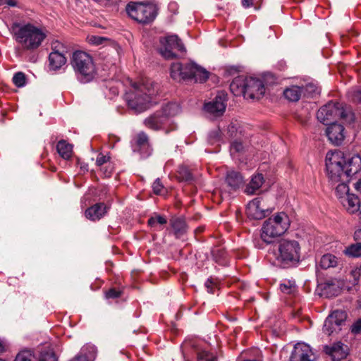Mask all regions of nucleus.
I'll list each match as a JSON object with an SVG mask.
<instances>
[{
	"label": "nucleus",
	"mask_w": 361,
	"mask_h": 361,
	"mask_svg": "<svg viewBox=\"0 0 361 361\" xmlns=\"http://www.w3.org/2000/svg\"><path fill=\"white\" fill-rule=\"evenodd\" d=\"M5 3L9 6H17L16 0H5Z\"/></svg>",
	"instance_id": "54"
},
{
	"label": "nucleus",
	"mask_w": 361,
	"mask_h": 361,
	"mask_svg": "<svg viewBox=\"0 0 361 361\" xmlns=\"http://www.w3.org/2000/svg\"><path fill=\"white\" fill-rule=\"evenodd\" d=\"M351 331L355 334H361V319H358L353 324Z\"/></svg>",
	"instance_id": "47"
},
{
	"label": "nucleus",
	"mask_w": 361,
	"mask_h": 361,
	"mask_svg": "<svg viewBox=\"0 0 361 361\" xmlns=\"http://www.w3.org/2000/svg\"><path fill=\"white\" fill-rule=\"evenodd\" d=\"M316 356L310 345L304 343L295 345L291 353L290 361H315Z\"/></svg>",
	"instance_id": "14"
},
{
	"label": "nucleus",
	"mask_w": 361,
	"mask_h": 361,
	"mask_svg": "<svg viewBox=\"0 0 361 361\" xmlns=\"http://www.w3.org/2000/svg\"><path fill=\"white\" fill-rule=\"evenodd\" d=\"M336 192L337 193L338 197H344L349 193V188L346 184V182H341L336 188Z\"/></svg>",
	"instance_id": "39"
},
{
	"label": "nucleus",
	"mask_w": 361,
	"mask_h": 361,
	"mask_svg": "<svg viewBox=\"0 0 361 361\" xmlns=\"http://www.w3.org/2000/svg\"><path fill=\"white\" fill-rule=\"evenodd\" d=\"M13 82L16 86L20 87L25 84V75L22 72L16 73L13 77Z\"/></svg>",
	"instance_id": "40"
},
{
	"label": "nucleus",
	"mask_w": 361,
	"mask_h": 361,
	"mask_svg": "<svg viewBox=\"0 0 361 361\" xmlns=\"http://www.w3.org/2000/svg\"><path fill=\"white\" fill-rule=\"evenodd\" d=\"M6 351L4 342L0 339V354Z\"/></svg>",
	"instance_id": "56"
},
{
	"label": "nucleus",
	"mask_w": 361,
	"mask_h": 361,
	"mask_svg": "<svg viewBox=\"0 0 361 361\" xmlns=\"http://www.w3.org/2000/svg\"><path fill=\"white\" fill-rule=\"evenodd\" d=\"M126 11L130 18L142 24L152 22L157 15V8L152 4L130 2L126 6Z\"/></svg>",
	"instance_id": "9"
},
{
	"label": "nucleus",
	"mask_w": 361,
	"mask_h": 361,
	"mask_svg": "<svg viewBox=\"0 0 361 361\" xmlns=\"http://www.w3.org/2000/svg\"><path fill=\"white\" fill-rule=\"evenodd\" d=\"M66 57L64 54L51 52L49 56V67L50 70L60 69L66 63Z\"/></svg>",
	"instance_id": "27"
},
{
	"label": "nucleus",
	"mask_w": 361,
	"mask_h": 361,
	"mask_svg": "<svg viewBox=\"0 0 361 361\" xmlns=\"http://www.w3.org/2000/svg\"><path fill=\"white\" fill-rule=\"evenodd\" d=\"M168 123L166 117L163 116V114L158 111L145 118L144 121L145 126L154 130H159L164 128Z\"/></svg>",
	"instance_id": "20"
},
{
	"label": "nucleus",
	"mask_w": 361,
	"mask_h": 361,
	"mask_svg": "<svg viewBox=\"0 0 361 361\" xmlns=\"http://www.w3.org/2000/svg\"><path fill=\"white\" fill-rule=\"evenodd\" d=\"M159 52L166 59H173L178 56V52L183 53L185 48L177 35H169L160 39Z\"/></svg>",
	"instance_id": "10"
},
{
	"label": "nucleus",
	"mask_w": 361,
	"mask_h": 361,
	"mask_svg": "<svg viewBox=\"0 0 361 361\" xmlns=\"http://www.w3.org/2000/svg\"><path fill=\"white\" fill-rule=\"evenodd\" d=\"M220 137H221L220 130H214L210 132L209 137H208V141L211 145H214L219 140Z\"/></svg>",
	"instance_id": "43"
},
{
	"label": "nucleus",
	"mask_w": 361,
	"mask_h": 361,
	"mask_svg": "<svg viewBox=\"0 0 361 361\" xmlns=\"http://www.w3.org/2000/svg\"><path fill=\"white\" fill-rule=\"evenodd\" d=\"M70 64L77 79L80 82H90L95 78L97 74L92 56L85 51H74L70 59Z\"/></svg>",
	"instance_id": "3"
},
{
	"label": "nucleus",
	"mask_w": 361,
	"mask_h": 361,
	"mask_svg": "<svg viewBox=\"0 0 361 361\" xmlns=\"http://www.w3.org/2000/svg\"><path fill=\"white\" fill-rule=\"evenodd\" d=\"M226 97L224 93H219L215 98L204 104V110L210 116L217 118L221 116L226 111Z\"/></svg>",
	"instance_id": "13"
},
{
	"label": "nucleus",
	"mask_w": 361,
	"mask_h": 361,
	"mask_svg": "<svg viewBox=\"0 0 361 361\" xmlns=\"http://www.w3.org/2000/svg\"><path fill=\"white\" fill-rule=\"evenodd\" d=\"M303 92V87L293 85L287 87L283 91V95L290 102H297L300 99Z\"/></svg>",
	"instance_id": "31"
},
{
	"label": "nucleus",
	"mask_w": 361,
	"mask_h": 361,
	"mask_svg": "<svg viewBox=\"0 0 361 361\" xmlns=\"http://www.w3.org/2000/svg\"><path fill=\"white\" fill-rule=\"evenodd\" d=\"M355 99H357L359 102H361V90H358L355 93Z\"/></svg>",
	"instance_id": "57"
},
{
	"label": "nucleus",
	"mask_w": 361,
	"mask_h": 361,
	"mask_svg": "<svg viewBox=\"0 0 361 361\" xmlns=\"http://www.w3.org/2000/svg\"><path fill=\"white\" fill-rule=\"evenodd\" d=\"M344 166L349 178L356 174L361 170V157L355 154L347 160L345 159Z\"/></svg>",
	"instance_id": "22"
},
{
	"label": "nucleus",
	"mask_w": 361,
	"mask_h": 361,
	"mask_svg": "<svg viewBox=\"0 0 361 361\" xmlns=\"http://www.w3.org/2000/svg\"><path fill=\"white\" fill-rule=\"evenodd\" d=\"M226 183L231 190L235 191L243 185V178L238 172L234 171H229L226 177Z\"/></svg>",
	"instance_id": "25"
},
{
	"label": "nucleus",
	"mask_w": 361,
	"mask_h": 361,
	"mask_svg": "<svg viewBox=\"0 0 361 361\" xmlns=\"http://www.w3.org/2000/svg\"><path fill=\"white\" fill-rule=\"evenodd\" d=\"M108 207L104 203H97L85 212V216L91 220L96 221L100 219L107 212Z\"/></svg>",
	"instance_id": "21"
},
{
	"label": "nucleus",
	"mask_w": 361,
	"mask_h": 361,
	"mask_svg": "<svg viewBox=\"0 0 361 361\" xmlns=\"http://www.w3.org/2000/svg\"><path fill=\"white\" fill-rule=\"evenodd\" d=\"M108 161V158L106 156L104 155H99L96 161V163L98 166H102L104 163H106Z\"/></svg>",
	"instance_id": "48"
},
{
	"label": "nucleus",
	"mask_w": 361,
	"mask_h": 361,
	"mask_svg": "<svg viewBox=\"0 0 361 361\" xmlns=\"http://www.w3.org/2000/svg\"><path fill=\"white\" fill-rule=\"evenodd\" d=\"M344 253L353 257H361V243H353L345 248Z\"/></svg>",
	"instance_id": "34"
},
{
	"label": "nucleus",
	"mask_w": 361,
	"mask_h": 361,
	"mask_svg": "<svg viewBox=\"0 0 361 361\" xmlns=\"http://www.w3.org/2000/svg\"><path fill=\"white\" fill-rule=\"evenodd\" d=\"M133 89L126 94V100L128 106L137 112L147 109L152 98L157 93V88L150 80L142 83H133Z\"/></svg>",
	"instance_id": "1"
},
{
	"label": "nucleus",
	"mask_w": 361,
	"mask_h": 361,
	"mask_svg": "<svg viewBox=\"0 0 361 361\" xmlns=\"http://www.w3.org/2000/svg\"><path fill=\"white\" fill-rule=\"evenodd\" d=\"M247 78L238 76L233 80L230 90L235 96L243 95L245 97Z\"/></svg>",
	"instance_id": "24"
},
{
	"label": "nucleus",
	"mask_w": 361,
	"mask_h": 361,
	"mask_svg": "<svg viewBox=\"0 0 361 361\" xmlns=\"http://www.w3.org/2000/svg\"><path fill=\"white\" fill-rule=\"evenodd\" d=\"M345 157L341 151L329 152L326 156V169L329 179L334 183L348 182L344 166Z\"/></svg>",
	"instance_id": "7"
},
{
	"label": "nucleus",
	"mask_w": 361,
	"mask_h": 361,
	"mask_svg": "<svg viewBox=\"0 0 361 361\" xmlns=\"http://www.w3.org/2000/svg\"><path fill=\"white\" fill-rule=\"evenodd\" d=\"M205 286L207 288L209 293H213L214 283L211 279H208L205 283Z\"/></svg>",
	"instance_id": "50"
},
{
	"label": "nucleus",
	"mask_w": 361,
	"mask_h": 361,
	"mask_svg": "<svg viewBox=\"0 0 361 361\" xmlns=\"http://www.w3.org/2000/svg\"><path fill=\"white\" fill-rule=\"evenodd\" d=\"M166 117V121L169 122L170 118L176 116L180 111L179 104L176 102H169L164 105L160 110L158 111Z\"/></svg>",
	"instance_id": "29"
},
{
	"label": "nucleus",
	"mask_w": 361,
	"mask_h": 361,
	"mask_svg": "<svg viewBox=\"0 0 361 361\" xmlns=\"http://www.w3.org/2000/svg\"><path fill=\"white\" fill-rule=\"evenodd\" d=\"M177 178L180 181H190L192 179V175L187 166H181L178 169Z\"/></svg>",
	"instance_id": "35"
},
{
	"label": "nucleus",
	"mask_w": 361,
	"mask_h": 361,
	"mask_svg": "<svg viewBox=\"0 0 361 361\" xmlns=\"http://www.w3.org/2000/svg\"><path fill=\"white\" fill-rule=\"evenodd\" d=\"M253 4V0H242V5L245 8H248Z\"/></svg>",
	"instance_id": "52"
},
{
	"label": "nucleus",
	"mask_w": 361,
	"mask_h": 361,
	"mask_svg": "<svg viewBox=\"0 0 361 361\" xmlns=\"http://www.w3.org/2000/svg\"><path fill=\"white\" fill-rule=\"evenodd\" d=\"M56 150L64 159H69L73 154V146L66 140H61L56 145Z\"/></svg>",
	"instance_id": "32"
},
{
	"label": "nucleus",
	"mask_w": 361,
	"mask_h": 361,
	"mask_svg": "<svg viewBox=\"0 0 361 361\" xmlns=\"http://www.w3.org/2000/svg\"><path fill=\"white\" fill-rule=\"evenodd\" d=\"M0 361H5V360H3V359H1V358H0Z\"/></svg>",
	"instance_id": "61"
},
{
	"label": "nucleus",
	"mask_w": 361,
	"mask_h": 361,
	"mask_svg": "<svg viewBox=\"0 0 361 361\" xmlns=\"http://www.w3.org/2000/svg\"><path fill=\"white\" fill-rule=\"evenodd\" d=\"M121 295V292L116 288H110L106 292V298L115 299L119 298Z\"/></svg>",
	"instance_id": "45"
},
{
	"label": "nucleus",
	"mask_w": 361,
	"mask_h": 361,
	"mask_svg": "<svg viewBox=\"0 0 361 361\" xmlns=\"http://www.w3.org/2000/svg\"><path fill=\"white\" fill-rule=\"evenodd\" d=\"M14 361H57V359L53 352L40 353L37 357L30 350H23L17 355Z\"/></svg>",
	"instance_id": "17"
},
{
	"label": "nucleus",
	"mask_w": 361,
	"mask_h": 361,
	"mask_svg": "<svg viewBox=\"0 0 361 361\" xmlns=\"http://www.w3.org/2000/svg\"><path fill=\"white\" fill-rule=\"evenodd\" d=\"M346 346L341 342H337L331 345H325L324 352L331 357L332 361H340L346 357L348 353Z\"/></svg>",
	"instance_id": "19"
},
{
	"label": "nucleus",
	"mask_w": 361,
	"mask_h": 361,
	"mask_svg": "<svg viewBox=\"0 0 361 361\" xmlns=\"http://www.w3.org/2000/svg\"><path fill=\"white\" fill-rule=\"evenodd\" d=\"M170 225L176 238H180L186 233V224L181 218L173 217L170 220Z\"/></svg>",
	"instance_id": "28"
},
{
	"label": "nucleus",
	"mask_w": 361,
	"mask_h": 361,
	"mask_svg": "<svg viewBox=\"0 0 361 361\" xmlns=\"http://www.w3.org/2000/svg\"><path fill=\"white\" fill-rule=\"evenodd\" d=\"M212 254L213 256L214 259L219 264L224 263V259L226 256V252L225 250L219 247H214L212 251Z\"/></svg>",
	"instance_id": "36"
},
{
	"label": "nucleus",
	"mask_w": 361,
	"mask_h": 361,
	"mask_svg": "<svg viewBox=\"0 0 361 361\" xmlns=\"http://www.w3.org/2000/svg\"><path fill=\"white\" fill-rule=\"evenodd\" d=\"M290 221L285 212H278L265 220L261 228L260 238L267 244L278 240L289 228Z\"/></svg>",
	"instance_id": "2"
},
{
	"label": "nucleus",
	"mask_w": 361,
	"mask_h": 361,
	"mask_svg": "<svg viewBox=\"0 0 361 361\" xmlns=\"http://www.w3.org/2000/svg\"><path fill=\"white\" fill-rule=\"evenodd\" d=\"M245 149V145L241 141L235 140L232 142L231 146V153L237 152L242 153L244 152Z\"/></svg>",
	"instance_id": "42"
},
{
	"label": "nucleus",
	"mask_w": 361,
	"mask_h": 361,
	"mask_svg": "<svg viewBox=\"0 0 361 361\" xmlns=\"http://www.w3.org/2000/svg\"><path fill=\"white\" fill-rule=\"evenodd\" d=\"M322 294L328 298L338 295L341 291L334 280H329L321 284Z\"/></svg>",
	"instance_id": "30"
},
{
	"label": "nucleus",
	"mask_w": 361,
	"mask_h": 361,
	"mask_svg": "<svg viewBox=\"0 0 361 361\" xmlns=\"http://www.w3.org/2000/svg\"><path fill=\"white\" fill-rule=\"evenodd\" d=\"M328 126L326 133L329 140L336 145H341L345 138L343 126L336 123H330Z\"/></svg>",
	"instance_id": "18"
},
{
	"label": "nucleus",
	"mask_w": 361,
	"mask_h": 361,
	"mask_svg": "<svg viewBox=\"0 0 361 361\" xmlns=\"http://www.w3.org/2000/svg\"><path fill=\"white\" fill-rule=\"evenodd\" d=\"M16 41L28 50L38 48L46 37V35L37 27L27 23L20 26L15 32Z\"/></svg>",
	"instance_id": "6"
},
{
	"label": "nucleus",
	"mask_w": 361,
	"mask_h": 361,
	"mask_svg": "<svg viewBox=\"0 0 361 361\" xmlns=\"http://www.w3.org/2000/svg\"><path fill=\"white\" fill-rule=\"evenodd\" d=\"M341 203L349 213L353 214L360 209V200L353 194H347L344 197H340Z\"/></svg>",
	"instance_id": "23"
},
{
	"label": "nucleus",
	"mask_w": 361,
	"mask_h": 361,
	"mask_svg": "<svg viewBox=\"0 0 361 361\" xmlns=\"http://www.w3.org/2000/svg\"><path fill=\"white\" fill-rule=\"evenodd\" d=\"M156 224H157V221L155 220V217L154 216L150 217L148 220V225L150 226L151 227H154L156 226Z\"/></svg>",
	"instance_id": "53"
},
{
	"label": "nucleus",
	"mask_w": 361,
	"mask_h": 361,
	"mask_svg": "<svg viewBox=\"0 0 361 361\" xmlns=\"http://www.w3.org/2000/svg\"><path fill=\"white\" fill-rule=\"evenodd\" d=\"M133 149L134 152H139L143 158L151 154L152 149L149 142V137L145 133L140 132L135 137Z\"/></svg>",
	"instance_id": "16"
},
{
	"label": "nucleus",
	"mask_w": 361,
	"mask_h": 361,
	"mask_svg": "<svg viewBox=\"0 0 361 361\" xmlns=\"http://www.w3.org/2000/svg\"><path fill=\"white\" fill-rule=\"evenodd\" d=\"M347 318V314L343 310H335L329 314L326 319L323 331L325 334L331 336L333 334L338 333L341 327L345 324Z\"/></svg>",
	"instance_id": "12"
},
{
	"label": "nucleus",
	"mask_w": 361,
	"mask_h": 361,
	"mask_svg": "<svg viewBox=\"0 0 361 361\" xmlns=\"http://www.w3.org/2000/svg\"><path fill=\"white\" fill-rule=\"evenodd\" d=\"M280 290L284 294L290 295L296 290V286L294 281H288L280 285Z\"/></svg>",
	"instance_id": "37"
},
{
	"label": "nucleus",
	"mask_w": 361,
	"mask_h": 361,
	"mask_svg": "<svg viewBox=\"0 0 361 361\" xmlns=\"http://www.w3.org/2000/svg\"><path fill=\"white\" fill-rule=\"evenodd\" d=\"M264 182L263 175L257 173L252 177L251 180L247 184L245 189V192L247 195H254L258 191Z\"/></svg>",
	"instance_id": "26"
},
{
	"label": "nucleus",
	"mask_w": 361,
	"mask_h": 361,
	"mask_svg": "<svg viewBox=\"0 0 361 361\" xmlns=\"http://www.w3.org/2000/svg\"><path fill=\"white\" fill-rule=\"evenodd\" d=\"M265 92L262 81L252 77L247 78L245 97L260 99Z\"/></svg>",
	"instance_id": "15"
},
{
	"label": "nucleus",
	"mask_w": 361,
	"mask_h": 361,
	"mask_svg": "<svg viewBox=\"0 0 361 361\" xmlns=\"http://www.w3.org/2000/svg\"><path fill=\"white\" fill-rule=\"evenodd\" d=\"M357 190L361 191V179H360L355 185Z\"/></svg>",
	"instance_id": "58"
},
{
	"label": "nucleus",
	"mask_w": 361,
	"mask_h": 361,
	"mask_svg": "<svg viewBox=\"0 0 361 361\" xmlns=\"http://www.w3.org/2000/svg\"><path fill=\"white\" fill-rule=\"evenodd\" d=\"M338 264V259L334 255L325 254L319 261V266L322 269L336 267Z\"/></svg>",
	"instance_id": "33"
},
{
	"label": "nucleus",
	"mask_w": 361,
	"mask_h": 361,
	"mask_svg": "<svg viewBox=\"0 0 361 361\" xmlns=\"http://www.w3.org/2000/svg\"><path fill=\"white\" fill-rule=\"evenodd\" d=\"M302 87L304 88V92H302V94H305L306 92L310 94L317 92V88L313 84H308L305 87Z\"/></svg>",
	"instance_id": "46"
},
{
	"label": "nucleus",
	"mask_w": 361,
	"mask_h": 361,
	"mask_svg": "<svg viewBox=\"0 0 361 361\" xmlns=\"http://www.w3.org/2000/svg\"><path fill=\"white\" fill-rule=\"evenodd\" d=\"M71 361H90L85 355H78Z\"/></svg>",
	"instance_id": "51"
},
{
	"label": "nucleus",
	"mask_w": 361,
	"mask_h": 361,
	"mask_svg": "<svg viewBox=\"0 0 361 361\" xmlns=\"http://www.w3.org/2000/svg\"><path fill=\"white\" fill-rule=\"evenodd\" d=\"M153 192L156 195H161L164 190V185L159 178L155 180L152 184Z\"/></svg>",
	"instance_id": "44"
},
{
	"label": "nucleus",
	"mask_w": 361,
	"mask_h": 361,
	"mask_svg": "<svg viewBox=\"0 0 361 361\" xmlns=\"http://www.w3.org/2000/svg\"><path fill=\"white\" fill-rule=\"evenodd\" d=\"M197 361H217L216 357L207 350H200L197 353Z\"/></svg>",
	"instance_id": "38"
},
{
	"label": "nucleus",
	"mask_w": 361,
	"mask_h": 361,
	"mask_svg": "<svg viewBox=\"0 0 361 361\" xmlns=\"http://www.w3.org/2000/svg\"><path fill=\"white\" fill-rule=\"evenodd\" d=\"M170 75L173 80L178 82L194 80L195 82H204L209 78V73L194 63H173L171 65Z\"/></svg>",
	"instance_id": "5"
},
{
	"label": "nucleus",
	"mask_w": 361,
	"mask_h": 361,
	"mask_svg": "<svg viewBox=\"0 0 361 361\" xmlns=\"http://www.w3.org/2000/svg\"><path fill=\"white\" fill-rule=\"evenodd\" d=\"M51 52H56V53H60V54H64L67 52L66 47L60 42L55 41L53 42L51 44Z\"/></svg>",
	"instance_id": "41"
},
{
	"label": "nucleus",
	"mask_w": 361,
	"mask_h": 361,
	"mask_svg": "<svg viewBox=\"0 0 361 361\" xmlns=\"http://www.w3.org/2000/svg\"><path fill=\"white\" fill-rule=\"evenodd\" d=\"M155 220L157 221V224H159L161 225L166 224L167 223V220L165 217L160 216V215H156L154 216Z\"/></svg>",
	"instance_id": "49"
},
{
	"label": "nucleus",
	"mask_w": 361,
	"mask_h": 361,
	"mask_svg": "<svg viewBox=\"0 0 361 361\" xmlns=\"http://www.w3.org/2000/svg\"><path fill=\"white\" fill-rule=\"evenodd\" d=\"M354 238L357 240L361 239V229L357 230L354 233Z\"/></svg>",
	"instance_id": "55"
},
{
	"label": "nucleus",
	"mask_w": 361,
	"mask_h": 361,
	"mask_svg": "<svg viewBox=\"0 0 361 361\" xmlns=\"http://www.w3.org/2000/svg\"><path fill=\"white\" fill-rule=\"evenodd\" d=\"M317 117L324 125L336 123L338 119L347 123H351L355 120L354 114L350 107L334 102H329L322 106L317 111Z\"/></svg>",
	"instance_id": "4"
},
{
	"label": "nucleus",
	"mask_w": 361,
	"mask_h": 361,
	"mask_svg": "<svg viewBox=\"0 0 361 361\" xmlns=\"http://www.w3.org/2000/svg\"><path fill=\"white\" fill-rule=\"evenodd\" d=\"M300 246L295 240L283 239L279 242L276 260L283 267H289L299 262Z\"/></svg>",
	"instance_id": "8"
},
{
	"label": "nucleus",
	"mask_w": 361,
	"mask_h": 361,
	"mask_svg": "<svg viewBox=\"0 0 361 361\" xmlns=\"http://www.w3.org/2000/svg\"><path fill=\"white\" fill-rule=\"evenodd\" d=\"M273 209L269 208L262 197H256L250 201L246 208L249 219L260 220L269 216Z\"/></svg>",
	"instance_id": "11"
},
{
	"label": "nucleus",
	"mask_w": 361,
	"mask_h": 361,
	"mask_svg": "<svg viewBox=\"0 0 361 361\" xmlns=\"http://www.w3.org/2000/svg\"><path fill=\"white\" fill-rule=\"evenodd\" d=\"M102 38L101 37H95L94 43L96 44H100L102 42Z\"/></svg>",
	"instance_id": "59"
},
{
	"label": "nucleus",
	"mask_w": 361,
	"mask_h": 361,
	"mask_svg": "<svg viewBox=\"0 0 361 361\" xmlns=\"http://www.w3.org/2000/svg\"><path fill=\"white\" fill-rule=\"evenodd\" d=\"M202 230H203V229H202V228H197V231H198L199 232H202Z\"/></svg>",
	"instance_id": "60"
}]
</instances>
